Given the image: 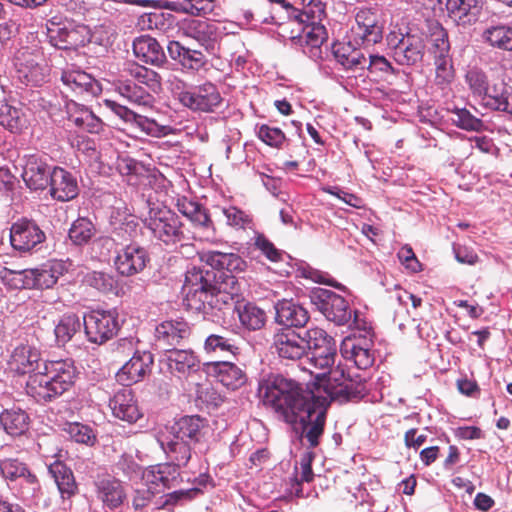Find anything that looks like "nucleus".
Segmentation results:
<instances>
[{"label":"nucleus","mask_w":512,"mask_h":512,"mask_svg":"<svg viewBox=\"0 0 512 512\" xmlns=\"http://www.w3.org/2000/svg\"><path fill=\"white\" fill-rule=\"evenodd\" d=\"M167 362L170 371L180 376L190 375L200 369V360L191 350H168Z\"/></svg>","instance_id":"79ce46f5"},{"label":"nucleus","mask_w":512,"mask_h":512,"mask_svg":"<svg viewBox=\"0 0 512 512\" xmlns=\"http://www.w3.org/2000/svg\"><path fill=\"white\" fill-rule=\"evenodd\" d=\"M64 430L77 443L92 445L96 439L92 428L82 423H67Z\"/></svg>","instance_id":"0e129e2a"},{"label":"nucleus","mask_w":512,"mask_h":512,"mask_svg":"<svg viewBox=\"0 0 512 512\" xmlns=\"http://www.w3.org/2000/svg\"><path fill=\"white\" fill-rule=\"evenodd\" d=\"M143 222L153 237L168 247L183 245L189 240L177 214L165 205L149 203V211Z\"/></svg>","instance_id":"39448f33"},{"label":"nucleus","mask_w":512,"mask_h":512,"mask_svg":"<svg viewBox=\"0 0 512 512\" xmlns=\"http://www.w3.org/2000/svg\"><path fill=\"white\" fill-rule=\"evenodd\" d=\"M149 261L146 249L139 244L123 245L117 250L114 265L122 276H133L141 272Z\"/></svg>","instance_id":"4468645a"},{"label":"nucleus","mask_w":512,"mask_h":512,"mask_svg":"<svg viewBox=\"0 0 512 512\" xmlns=\"http://www.w3.org/2000/svg\"><path fill=\"white\" fill-rule=\"evenodd\" d=\"M83 321L74 313H67L55 322L54 335L58 346H64L80 332Z\"/></svg>","instance_id":"c03bdc74"},{"label":"nucleus","mask_w":512,"mask_h":512,"mask_svg":"<svg viewBox=\"0 0 512 512\" xmlns=\"http://www.w3.org/2000/svg\"><path fill=\"white\" fill-rule=\"evenodd\" d=\"M0 472L6 481L20 480L28 484L32 490L38 487V479L24 462L14 458H6L0 461Z\"/></svg>","instance_id":"ea45409f"},{"label":"nucleus","mask_w":512,"mask_h":512,"mask_svg":"<svg viewBox=\"0 0 512 512\" xmlns=\"http://www.w3.org/2000/svg\"><path fill=\"white\" fill-rule=\"evenodd\" d=\"M9 237L12 248L21 254L32 251L45 240L44 232L35 222L29 220L14 223Z\"/></svg>","instance_id":"f8f14e48"},{"label":"nucleus","mask_w":512,"mask_h":512,"mask_svg":"<svg viewBox=\"0 0 512 512\" xmlns=\"http://www.w3.org/2000/svg\"><path fill=\"white\" fill-rule=\"evenodd\" d=\"M446 9L456 25L465 27L476 23L481 6L479 0H446Z\"/></svg>","instance_id":"72a5a7b5"},{"label":"nucleus","mask_w":512,"mask_h":512,"mask_svg":"<svg viewBox=\"0 0 512 512\" xmlns=\"http://www.w3.org/2000/svg\"><path fill=\"white\" fill-rule=\"evenodd\" d=\"M366 70L380 80H388L395 74L392 63L386 57L378 54H369Z\"/></svg>","instance_id":"bf43d9fd"},{"label":"nucleus","mask_w":512,"mask_h":512,"mask_svg":"<svg viewBox=\"0 0 512 512\" xmlns=\"http://www.w3.org/2000/svg\"><path fill=\"white\" fill-rule=\"evenodd\" d=\"M221 103V94L211 82L192 87L190 94L183 96V106L193 111L213 112Z\"/></svg>","instance_id":"2eb2a0df"},{"label":"nucleus","mask_w":512,"mask_h":512,"mask_svg":"<svg viewBox=\"0 0 512 512\" xmlns=\"http://www.w3.org/2000/svg\"><path fill=\"white\" fill-rule=\"evenodd\" d=\"M49 43L64 50L77 49L89 41V32L85 26L60 27L52 24L47 29Z\"/></svg>","instance_id":"dca6fc26"},{"label":"nucleus","mask_w":512,"mask_h":512,"mask_svg":"<svg viewBox=\"0 0 512 512\" xmlns=\"http://www.w3.org/2000/svg\"><path fill=\"white\" fill-rule=\"evenodd\" d=\"M71 263L64 260L52 259L36 268H31L34 287L37 289L52 288L58 279L68 272Z\"/></svg>","instance_id":"c756f323"},{"label":"nucleus","mask_w":512,"mask_h":512,"mask_svg":"<svg viewBox=\"0 0 512 512\" xmlns=\"http://www.w3.org/2000/svg\"><path fill=\"white\" fill-rule=\"evenodd\" d=\"M109 407L115 418L127 423H135L142 417L138 401L131 389L117 391L109 401Z\"/></svg>","instance_id":"cd10ccee"},{"label":"nucleus","mask_w":512,"mask_h":512,"mask_svg":"<svg viewBox=\"0 0 512 512\" xmlns=\"http://www.w3.org/2000/svg\"><path fill=\"white\" fill-rule=\"evenodd\" d=\"M96 234L93 222L86 217L77 218L69 229V238L75 245L87 244Z\"/></svg>","instance_id":"6e6d98bb"},{"label":"nucleus","mask_w":512,"mask_h":512,"mask_svg":"<svg viewBox=\"0 0 512 512\" xmlns=\"http://www.w3.org/2000/svg\"><path fill=\"white\" fill-rule=\"evenodd\" d=\"M15 77L25 86H42L49 79L50 69L39 53L29 48L18 50L14 56Z\"/></svg>","instance_id":"423d86ee"},{"label":"nucleus","mask_w":512,"mask_h":512,"mask_svg":"<svg viewBox=\"0 0 512 512\" xmlns=\"http://www.w3.org/2000/svg\"><path fill=\"white\" fill-rule=\"evenodd\" d=\"M223 214L226 218V223L236 229L251 228L252 217L246 212L240 210L235 206H230L223 209Z\"/></svg>","instance_id":"338daca9"},{"label":"nucleus","mask_w":512,"mask_h":512,"mask_svg":"<svg viewBox=\"0 0 512 512\" xmlns=\"http://www.w3.org/2000/svg\"><path fill=\"white\" fill-rule=\"evenodd\" d=\"M43 365L40 351L30 344H20L14 348L8 361L9 369L19 375L34 374Z\"/></svg>","instance_id":"b1692460"},{"label":"nucleus","mask_w":512,"mask_h":512,"mask_svg":"<svg viewBox=\"0 0 512 512\" xmlns=\"http://www.w3.org/2000/svg\"><path fill=\"white\" fill-rule=\"evenodd\" d=\"M206 421L199 416H185L161 431L157 441L175 468L185 467L192 459V450L203 437Z\"/></svg>","instance_id":"7ed1b4c3"},{"label":"nucleus","mask_w":512,"mask_h":512,"mask_svg":"<svg viewBox=\"0 0 512 512\" xmlns=\"http://www.w3.org/2000/svg\"><path fill=\"white\" fill-rule=\"evenodd\" d=\"M110 226L112 237L101 239L103 244L119 242L123 245L124 242L131 240L137 234L138 222L126 207H116L110 215Z\"/></svg>","instance_id":"f3484780"},{"label":"nucleus","mask_w":512,"mask_h":512,"mask_svg":"<svg viewBox=\"0 0 512 512\" xmlns=\"http://www.w3.org/2000/svg\"><path fill=\"white\" fill-rule=\"evenodd\" d=\"M336 352V344L310 351L307 366H304L303 369L308 371L307 368H310L316 372H326L334 364Z\"/></svg>","instance_id":"8fccbe9b"},{"label":"nucleus","mask_w":512,"mask_h":512,"mask_svg":"<svg viewBox=\"0 0 512 512\" xmlns=\"http://www.w3.org/2000/svg\"><path fill=\"white\" fill-rule=\"evenodd\" d=\"M42 368L49 376L59 396L69 390L75 382L76 368L69 359L44 361Z\"/></svg>","instance_id":"bb28decb"},{"label":"nucleus","mask_w":512,"mask_h":512,"mask_svg":"<svg viewBox=\"0 0 512 512\" xmlns=\"http://www.w3.org/2000/svg\"><path fill=\"white\" fill-rule=\"evenodd\" d=\"M240 323L249 330H258L265 324V312L257 306L247 303L236 307Z\"/></svg>","instance_id":"5fc2aeb1"},{"label":"nucleus","mask_w":512,"mask_h":512,"mask_svg":"<svg viewBox=\"0 0 512 512\" xmlns=\"http://www.w3.org/2000/svg\"><path fill=\"white\" fill-rule=\"evenodd\" d=\"M47 467L63 499H68L76 493L77 484L69 467L59 460L47 463Z\"/></svg>","instance_id":"37998d69"},{"label":"nucleus","mask_w":512,"mask_h":512,"mask_svg":"<svg viewBox=\"0 0 512 512\" xmlns=\"http://www.w3.org/2000/svg\"><path fill=\"white\" fill-rule=\"evenodd\" d=\"M451 113V121L463 130L479 131L483 127L482 120L472 115L466 108H454Z\"/></svg>","instance_id":"680f3d73"},{"label":"nucleus","mask_w":512,"mask_h":512,"mask_svg":"<svg viewBox=\"0 0 512 512\" xmlns=\"http://www.w3.org/2000/svg\"><path fill=\"white\" fill-rule=\"evenodd\" d=\"M0 425L8 435L21 436L29 430L30 417L25 410L18 407L4 409L0 413Z\"/></svg>","instance_id":"a19ab883"},{"label":"nucleus","mask_w":512,"mask_h":512,"mask_svg":"<svg viewBox=\"0 0 512 512\" xmlns=\"http://www.w3.org/2000/svg\"><path fill=\"white\" fill-rule=\"evenodd\" d=\"M273 346L281 359L296 361L306 354L305 339L289 328L274 335Z\"/></svg>","instance_id":"393cba45"},{"label":"nucleus","mask_w":512,"mask_h":512,"mask_svg":"<svg viewBox=\"0 0 512 512\" xmlns=\"http://www.w3.org/2000/svg\"><path fill=\"white\" fill-rule=\"evenodd\" d=\"M313 460L312 452H305L300 459V478H295L291 483L290 493L296 497H306L303 491L302 482L309 483L313 480L314 474L312 471L311 463Z\"/></svg>","instance_id":"13d9d810"},{"label":"nucleus","mask_w":512,"mask_h":512,"mask_svg":"<svg viewBox=\"0 0 512 512\" xmlns=\"http://www.w3.org/2000/svg\"><path fill=\"white\" fill-rule=\"evenodd\" d=\"M257 136L266 145L273 148H281L286 141L284 132L277 127L262 124L257 127Z\"/></svg>","instance_id":"69168bd1"},{"label":"nucleus","mask_w":512,"mask_h":512,"mask_svg":"<svg viewBox=\"0 0 512 512\" xmlns=\"http://www.w3.org/2000/svg\"><path fill=\"white\" fill-rule=\"evenodd\" d=\"M103 105L125 123L135 129H138L147 136L161 138L171 135L175 131L171 125L162 123L154 118L137 114L128 107L123 106L114 100L104 99Z\"/></svg>","instance_id":"0eeeda50"},{"label":"nucleus","mask_w":512,"mask_h":512,"mask_svg":"<svg viewBox=\"0 0 512 512\" xmlns=\"http://www.w3.org/2000/svg\"><path fill=\"white\" fill-rule=\"evenodd\" d=\"M200 259L214 269L227 270L229 272L242 270L244 265L241 257L234 253L207 251L200 255Z\"/></svg>","instance_id":"a18cd8bd"},{"label":"nucleus","mask_w":512,"mask_h":512,"mask_svg":"<svg viewBox=\"0 0 512 512\" xmlns=\"http://www.w3.org/2000/svg\"><path fill=\"white\" fill-rule=\"evenodd\" d=\"M0 124L9 131L17 133L25 127L26 118L19 109L2 103L0 105Z\"/></svg>","instance_id":"4d7b16f0"},{"label":"nucleus","mask_w":512,"mask_h":512,"mask_svg":"<svg viewBox=\"0 0 512 512\" xmlns=\"http://www.w3.org/2000/svg\"><path fill=\"white\" fill-rule=\"evenodd\" d=\"M49 185L51 196L62 202L74 199L79 192L77 179L61 167L52 169Z\"/></svg>","instance_id":"2f4dec72"},{"label":"nucleus","mask_w":512,"mask_h":512,"mask_svg":"<svg viewBox=\"0 0 512 512\" xmlns=\"http://www.w3.org/2000/svg\"><path fill=\"white\" fill-rule=\"evenodd\" d=\"M340 352L347 362L353 363L360 370L368 369L375 360L371 343L365 338H345L341 343Z\"/></svg>","instance_id":"4be33fe9"},{"label":"nucleus","mask_w":512,"mask_h":512,"mask_svg":"<svg viewBox=\"0 0 512 512\" xmlns=\"http://www.w3.org/2000/svg\"><path fill=\"white\" fill-rule=\"evenodd\" d=\"M142 482L158 494L176 487L180 483V473L167 463L150 466L142 472Z\"/></svg>","instance_id":"6ab92c4d"},{"label":"nucleus","mask_w":512,"mask_h":512,"mask_svg":"<svg viewBox=\"0 0 512 512\" xmlns=\"http://www.w3.org/2000/svg\"><path fill=\"white\" fill-rule=\"evenodd\" d=\"M83 282L96 290L108 293L116 288L117 281L110 273L103 271H90L86 273Z\"/></svg>","instance_id":"052dcab7"},{"label":"nucleus","mask_w":512,"mask_h":512,"mask_svg":"<svg viewBox=\"0 0 512 512\" xmlns=\"http://www.w3.org/2000/svg\"><path fill=\"white\" fill-rule=\"evenodd\" d=\"M123 72L131 79L119 81L116 91L133 104L152 105L153 94H158L162 89L161 76L156 71L137 63H127Z\"/></svg>","instance_id":"20e7f679"},{"label":"nucleus","mask_w":512,"mask_h":512,"mask_svg":"<svg viewBox=\"0 0 512 512\" xmlns=\"http://www.w3.org/2000/svg\"><path fill=\"white\" fill-rule=\"evenodd\" d=\"M292 38H298L303 52L316 61L321 58V46L327 38V32L324 25H303L301 32Z\"/></svg>","instance_id":"f704fd0d"},{"label":"nucleus","mask_w":512,"mask_h":512,"mask_svg":"<svg viewBox=\"0 0 512 512\" xmlns=\"http://www.w3.org/2000/svg\"><path fill=\"white\" fill-rule=\"evenodd\" d=\"M25 391L28 396L38 403H46L59 397L52 381L42 367L28 376Z\"/></svg>","instance_id":"473e14b6"},{"label":"nucleus","mask_w":512,"mask_h":512,"mask_svg":"<svg viewBox=\"0 0 512 512\" xmlns=\"http://www.w3.org/2000/svg\"><path fill=\"white\" fill-rule=\"evenodd\" d=\"M351 37L358 45L372 46L383 38V24L376 10L359 9L351 27Z\"/></svg>","instance_id":"9d476101"},{"label":"nucleus","mask_w":512,"mask_h":512,"mask_svg":"<svg viewBox=\"0 0 512 512\" xmlns=\"http://www.w3.org/2000/svg\"><path fill=\"white\" fill-rule=\"evenodd\" d=\"M310 298L327 320L339 326L351 322L352 310L344 297L331 290L318 288L312 292Z\"/></svg>","instance_id":"1a4fd4ad"},{"label":"nucleus","mask_w":512,"mask_h":512,"mask_svg":"<svg viewBox=\"0 0 512 512\" xmlns=\"http://www.w3.org/2000/svg\"><path fill=\"white\" fill-rule=\"evenodd\" d=\"M206 370L209 374L214 375L223 386L231 390L239 389L247 381L244 371L229 361L207 363Z\"/></svg>","instance_id":"7c9ffc66"},{"label":"nucleus","mask_w":512,"mask_h":512,"mask_svg":"<svg viewBox=\"0 0 512 512\" xmlns=\"http://www.w3.org/2000/svg\"><path fill=\"white\" fill-rule=\"evenodd\" d=\"M292 14L299 25H323L322 21L326 16L325 5L320 0H309L300 9L293 7Z\"/></svg>","instance_id":"de8ad7c7"},{"label":"nucleus","mask_w":512,"mask_h":512,"mask_svg":"<svg viewBox=\"0 0 512 512\" xmlns=\"http://www.w3.org/2000/svg\"><path fill=\"white\" fill-rule=\"evenodd\" d=\"M464 81L474 99L481 101L487 93L492 83L489 81L488 75L478 67H470L465 75Z\"/></svg>","instance_id":"09e8293b"},{"label":"nucleus","mask_w":512,"mask_h":512,"mask_svg":"<svg viewBox=\"0 0 512 512\" xmlns=\"http://www.w3.org/2000/svg\"><path fill=\"white\" fill-rule=\"evenodd\" d=\"M187 35L195 39L208 53L216 49V29L204 21H193L187 28Z\"/></svg>","instance_id":"49530a36"},{"label":"nucleus","mask_w":512,"mask_h":512,"mask_svg":"<svg viewBox=\"0 0 512 512\" xmlns=\"http://www.w3.org/2000/svg\"><path fill=\"white\" fill-rule=\"evenodd\" d=\"M482 37L493 47L512 51V26L510 25L489 26L484 30Z\"/></svg>","instance_id":"3c124183"},{"label":"nucleus","mask_w":512,"mask_h":512,"mask_svg":"<svg viewBox=\"0 0 512 512\" xmlns=\"http://www.w3.org/2000/svg\"><path fill=\"white\" fill-rule=\"evenodd\" d=\"M277 323L289 327H302L309 320L308 311L293 300L282 299L275 304Z\"/></svg>","instance_id":"e433bc0d"},{"label":"nucleus","mask_w":512,"mask_h":512,"mask_svg":"<svg viewBox=\"0 0 512 512\" xmlns=\"http://www.w3.org/2000/svg\"><path fill=\"white\" fill-rule=\"evenodd\" d=\"M133 52L139 60L152 65H160L166 60L163 48L149 35H142L133 41Z\"/></svg>","instance_id":"4c0bfd02"},{"label":"nucleus","mask_w":512,"mask_h":512,"mask_svg":"<svg viewBox=\"0 0 512 512\" xmlns=\"http://www.w3.org/2000/svg\"><path fill=\"white\" fill-rule=\"evenodd\" d=\"M256 249L270 261L277 262L282 259V252L277 249L274 244L261 233H255L251 239Z\"/></svg>","instance_id":"774afa93"},{"label":"nucleus","mask_w":512,"mask_h":512,"mask_svg":"<svg viewBox=\"0 0 512 512\" xmlns=\"http://www.w3.org/2000/svg\"><path fill=\"white\" fill-rule=\"evenodd\" d=\"M306 348L310 351L319 349L322 346L335 345L334 339L327 334L325 330L319 327H311L304 332Z\"/></svg>","instance_id":"e2e57ef3"},{"label":"nucleus","mask_w":512,"mask_h":512,"mask_svg":"<svg viewBox=\"0 0 512 512\" xmlns=\"http://www.w3.org/2000/svg\"><path fill=\"white\" fill-rule=\"evenodd\" d=\"M94 485L97 499L109 509L113 510L120 507L127 499L124 483L113 476L98 477Z\"/></svg>","instance_id":"412c9836"},{"label":"nucleus","mask_w":512,"mask_h":512,"mask_svg":"<svg viewBox=\"0 0 512 512\" xmlns=\"http://www.w3.org/2000/svg\"><path fill=\"white\" fill-rule=\"evenodd\" d=\"M167 49L170 57L178 61L182 68L186 70L197 71L201 69L207 61L201 51L187 48L178 41H171Z\"/></svg>","instance_id":"58836bf2"},{"label":"nucleus","mask_w":512,"mask_h":512,"mask_svg":"<svg viewBox=\"0 0 512 512\" xmlns=\"http://www.w3.org/2000/svg\"><path fill=\"white\" fill-rule=\"evenodd\" d=\"M61 82L66 91H71L80 96H95L101 91V87L96 79L85 71L73 66L67 67L62 71Z\"/></svg>","instance_id":"5701e85b"},{"label":"nucleus","mask_w":512,"mask_h":512,"mask_svg":"<svg viewBox=\"0 0 512 512\" xmlns=\"http://www.w3.org/2000/svg\"><path fill=\"white\" fill-rule=\"evenodd\" d=\"M307 369L316 380V392H304L295 381L276 374L259 383L258 393L264 405L292 426L304 445L314 448L324 432L328 399L361 398L366 385L361 374L352 373L341 363L326 372Z\"/></svg>","instance_id":"f257e3e1"},{"label":"nucleus","mask_w":512,"mask_h":512,"mask_svg":"<svg viewBox=\"0 0 512 512\" xmlns=\"http://www.w3.org/2000/svg\"><path fill=\"white\" fill-rule=\"evenodd\" d=\"M332 53L344 70L359 72V76L364 77L368 56L360 48L354 47L351 42L336 43L333 45Z\"/></svg>","instance_id":"c85d7f7f"},{"label":"nucleus","mask_w":512,"mask_h":512,"mask_svg":"<svg viewBox=\"0 0 512 512\" xmlns=\"http://www.w3.org/2000/svg\"><path fill=\"white\" fill-rule=\"evenodd\" d=\"M215 274L197 267L189 268L185 274L183 293L184 305L190 311L201 313L204 319L215 321L224 310L234 308L232 294L216 290L213 284Z\"/></svg>","instance_id":"f03ea898"},{"label":"nucleus","mask_w":512,"mask_h":512,"mask_svg":"<svg viewBox=\"0 0 512 512\" xmlns=\"http://www.w3.org/2000/svg\"><path fill=\"white\" fill-rule=\"evenodd\" d=\"M203 348L207 354H231L235 356L239 353L236 341L220 334L207 336Z\"/></svg>","instance_id":"864d4df0"},{"label":"nucleus","mask_w":512,"mask_h":512,"mask_svg":"<svg viewBox=\"0 0 512 512\" xmlns=\"http://www.w3.org/2000/svg\"><path fill=\"white\" fill-rule=\"evenodd\" d=\"M83 326L88 341L103 344L114 337L120 328L118 313L115 309L91 310L84 315Z\"/></svg>","instance_id":"6e6552de"},{"label":"nucleus","mask_w":512,"mask_h":512,"mask_svg":"<svg viewBox=\"0 0 512 512\" xmlns=\"http://www.w3.org/2000/svg\"><path fill=\"white\" fill-rule=\"evenodd\" d=\"M178 211L189 219L194 226L203 230L202 240L213 241L215 229L206 210L196 201L186 196H178L175 203Z\"/></svg>","instance_id":"a211bd4d"},{"label":"nucleus","mask_w":512,"mask_h":512,"mask_svg":"<svg viewBox=\"0 0 512 512\" xmlns=\"http://www.w3.org/2000/svg\"><path fill=\"white\" fill-rule=\"evenodd\" d=\"M189 334L190 327L188 323L182 319L164 321L155 329L157 344L164 349L179 344V342L188 337Z\"/></svg>","instance_id":"c9c22d12"},{"label":"nucleus","mask_w":512,"mask_h":512,"mask_svg":"<svg viewBox=\"0 0 512 512\" xmlns=\"http://www.w3.org/2000/svg\"><path fill=\"white\" fill-rule=\"evenodd\" d=\"M51 174L52 169L44 157L35 154L25 157L21 176L29 189H45L50 183Z\"/></svg>","instance_id":"aec40b11"},{"label":"nucleus","mask_w":512,"mask_h":512,"mask_svg":"<svg viewBox=\"0 0 512 512\" xmlns=\"http://www.w3.org/2000/svg\"><path fill=\"white\" fill-rule=\"evenodd\" d=\"M2 282L12 289H31L34 287L33 273L30 269L13 270L3 268L0 272Z\"/></svg>","instance_id":"603ef678"},{"label":"nucleus","mask_w":512,"mask_h":512,"mask_svg":"<svg viewBox=\"0 0 512 512\" xmlns=\"http://www.w3.org/2000/svg\"><path fill=\"white\" fill-rule=\"evenodd\" d=\"M387 40L389 46L393 48V57L398 64L414 65L422 60L425 44L420 36L391 32Z\"/></svg>","instance_id":"9b49d317"},{"label":"nucleus","mask_w":512,"mask_h":512,"mask_svg":"<svg viewBox=\"0 0 512 512\" xmlns=\"http://www.w3.org/2000/svg\"><path fill=\"white\" fill-rule=\"evenodd\" d=\"M153 362L154 358L151 352H134L116 373L117 382L128 387L142 381L151 372Z\"/></svg>","instance_id":"ddd939ff"},{"label":"nucleus","mask_w":512,"mask_h":512,"mask_svg":"<svg viewBox=\"0 0 512 512\" xmlns=\"http://www.w3.org/2000/svg\"><path fill=\"white\" fill-rule=\"evenodd\" d=\"M479 105L488 111L503 113L512 118V86L504 81L493 82Z\"/></svg>","instance_id":"a878e982"}]
</instances>
